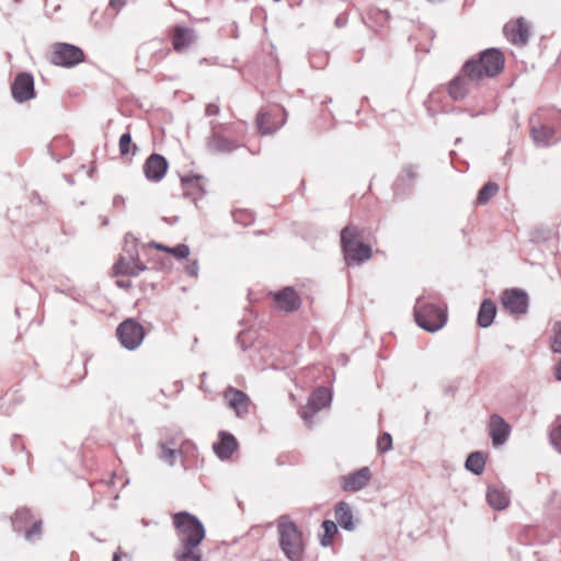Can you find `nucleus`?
I'll use <instances>...</instances> for the list:
<instances>
[{"instance_id": "58836bf2", "label": "nucleus", "mask_w": 561, "mask_h": 561, "mask_svg": "<svg viewBox=\"0 0 561 561\" xmlns=\"http://www.w3.org/2000/svg\"><path fill=\"white\" fill-rule=\"evenodd\" d=\"M233 219L236 222L248 226L253 221V215L252 213L245 210V209H238L233 211Z\"/></svg>"}, {"instance_id": "cd10ccee", "label": "nucleus", "mask_w": 561, "mask_h": 561, "mask_svg": "<svg viewBox=\"0 0 561 561\" xmlns=\"http://www.w3.org/2000/svg\"><path fill=\"white\" fill-rule=\"evenodd\" d=\"M118 149L122 157H134L138 151V147L133 141L131 135L129 133H125L121 136L118 141Z\"/></svg>"}, {"instance_id": "39448f33", "label": "nucleus", "mask_w": 561, "mask_h": 561, "mask_svg": "<svg viewBox=\"0 0 561 561\" xmlns=\"http://www.w3.org/2000/svg\"><path fill=\"white\" fill-rule=\"evenodd\" d=\"M416 323L426 331L435 332L442 329L447 320L446 310L435 304L420 302L414 310Z\"/></svg>"}, {"instance_id": "4be33fe9", "label": "nucleus", "mask_w": 561, "mask_h": 561, "mask_svg": "<svg viewBox=\"0 0 561 561\" xmlns=\"http://www.w3.org/2000/svg\"><path fill=\"white\" fill-rule=\"evenodd\" d=\"M511 425L500 415L493 414V447L504 445L511 435Z\"/></svg>"}, {"instance_id": "9d476101", "label": "nucleus", "mask_w": 561, "mask_h": 561, "mask_svg": "<svg viewBox=\"0 0 561 561\" xmlns=\"http://www.w3.org/2000/svg\"><path fill=\"white\" fill-rule=\"evenodd\" d=\"M116 335L124 347L135 350L144 340L145 330L135 320L127 319L118 325Z\"/></svg>"}, {"instance_id": "8fccbe9b", "label": "nucleus", "mask_w": 561, "mask_h": 561, "mask_svg": "<svg viewBox=\"0 0 561 561\" xmlns=\"http://www.w3.org/2000/svg\"><path fill=\"white\" fill-rule=\"evenodd\" d=\"M492 188H493V195H494L499 191V186L495 183H493Z\"/></svg>"}, {"instance_id": "7ed1b4c3", "label": "nucleus", "mask_w": 561, "mask_h": 561, "mask_svg": "<svg viewBox=\"0 0 561 561\" xmlns=\"http://www.w3.org/2000/svg\"><path fill=\"white\" fill-rule=\"evenodd\" d=\"M173 525L180 540V548L198 549L205 538L203 524L192 514L180 512L173 515Z\"/></svg>"}, {"instance_id": "7c9ffc66", "label": "nucleus", "mask_w": 561, "mask_h": 561, "mask_svg": "<svg viewBox=\"0 0 561 561\" xmlns=\"http://www.w3.org/2000/svg\"><path fill=\"white\" fill-rule=\"evenodd\" d=\"M477 322L481 328H488L491 325V299L485 298L480 307Z\"/></svg>"}, {"instance_id": "37998d69", "label": "nucleus", "mask_w": 561, "mask_h": 561, "mask_svg": "<svg viewBox=\"0 0 561 561\" xmlns=\"http://www.w3.org/2000/svg\"><path fill=\"white\" fill-rule=\"evenodd\" d=\"M205 113L207 116H216L219 114V106L217 104H208L205 108Z\"/></svg>"}, {"instance_id": "2f4dec72", "label": "nucleus", "mask_w": 561, "mask_h": 561, "mask_svg": "<svg viewBox=\"0 0 561 561\" xmlns=\"http://www.w3.org/2000/svg\"><path fill=\"white\" fill-rule=\"evenodd\" d=\"M323 535L320 539L321 545L328 547L332 545L333 538L337 533V526L333 520H324L322 523Z\"/></svg>"}, {"instance_id": "c03bdc74", "label": "nucleus", "mask_w": 561, "mask_h": 561, "mask_svg": "<svg viewBox=\"0 0 561 561\" xmlns=\"http://www.w3.org/2000/svg\"><path fill=\"white\" fill-rule=\"evenodd\" d=\"M554 377L557 380L561 381V358L559 359L554 367Z\"/></svg>"}, {"instance_id": "a19ab883", "label": "nucleus", "mask_w": 561, "mask_h": 561, "mask_svg": "<svg viewBox=\"0 0 561 561\" xmlns=\"http://www.w3.org/2000/svg\"><path fill=\"white\" fill-rule=\"evenodd\" d=\"M392 448V437L388 433H383L378 437L377 449L379 453H386Z\"/></svg>"}, {"instance_id": "c756f323", "label": "nucleus", "mask_w": 561, "mask_h": 561, "mask_svg": "<svg viewBox=\"0 0 561 561\" xmlns=\"http://www.w3.org/2000/svg\"><path fill=\"white\" fill-rule=\"evenodd\" d=\"M485 466V459L480 453H472L466 460V468L476 473L481 474Z\"/></svg>"}, {"instance_id": "09e8293b", "label": "nucleus", "mask_w": 561, "mask_h": 561, "mask_svg": "<svg viewBox=\"0 0 561 561\" xmlns=\"http://www.w3.org/2000/svg\"><path fill=\"white\" fill-rule=\"evenodd\" d=\"M485 497H486V501L489 503H491V489H488L486 493H485Z\"/></svg>"}, {"instance_id": "a211bd4d", "label": "nucleus", "mask_w": 561, "mask_h": 561, "mask_svg": "<svg viewBox=\"0 0 561 561\" xmlns=\"http://www.w3.org/2000/svg\"><path fill=\"white\" fill-rule=\"evenodd\" d=\"M168 167V161L163 156L152 153L145 161L142 170L147 180L159 182L164 178Z\"/></svg>"}, {"instance_id": "6ab92c4d", "label": "nucleus", "mask_w": 561, "mask_h": 561, "mask_svg": "<svg viewBox=\"0 0 561 561\" xmlns=\"http://www.w3.org/2000/svg\"><path fill=\"white\" fill-rule=\"evenodd\" d=\"M239 448L237 438L227 431L218 433V439L213 444L214 453L221 460H228Z\"/></svg>"}, {"instance_id": "e433bc0d", "label": "nucleus", "mask_w": 561, "mask_h": 561, "mask_svg": "<svg viewBox=\"0 0 561 561\" xmlns=\"http://www.w3.org/2000/svg\"><path fill=\"white\" fill-rule=\"evenodd\" d=\"M505 65V58L501 50L493 48V77L499 75Z\"/></svg>"}, {"instance_id": "b1692460", "label": "nucleus", "mask_w": 561, "mask_h": 561, "mask_svg": "<svg viewBox=\"0 0 561 561\" xmlns=\"http://www.w3.org/2000/svg\"><path fill=\"white\" fill-rule=\"evenodd\" d=\"M207 147L211 152L221 153L232 151L238 145L214 129L211 137L208 139Z\"/></svg>"}, {"instance_id": "49530a36", "label": "nucleus", "mask_w": 561, "mask_h": 561, "mask_svg": "<svg viewBox=\"0 0 561 561\" xmlns=\"http://www.w3.org/2000/svg\"><path fill=\"white\" fill-rule=\"evenodd\" d=\"M113 8H121L124 4V0H110Z\"/></svg>"}, {"instance_id": "f3484780", "label": "nucleus", "mask_w": 561, "mask_h": 561, "mask_svg": "<svg viewBox=\"0 0 561 561\" xmlns=\"http://www.w3.org/2000/svg\"><path fill=\"white\" fill-rule=\"evenodd\" d=\"M12 95L15 101L22 103L31 100L35 95L34 80L28 73H19L11 87Z\"/></svg>"}, {"instance_id": "dca6fc26", "label": "nucleus", "mask_w": 561, "mask_h": 561, "mask_svg": "<svg viewBox=\"0 0 561 561\" xmlns=\"http://www.w3.org/2000/svg\"><path fill=\"white\" fill-rule=\"evenodd\" d=\"M371 480V471L363 467L357 471L341 477L340 482L344 492L355 493L364 489Z\"/></svg>"}, {"instance_id": "c9c22d12", "label": "nucleus", "mask_w": 561, "mask_h": 561, "mask_svg": "<svg viewBox=\"0 0 561 561\" xmlns=\"http://www.w3.org/2000/svg\"><path fill=\"white\" fill-rule=\"evenodd\" d=\"M160 458L170 466L174 465L178 451L173 448H169L164 443L160 444Z\"/></svg>"}, {"instance_id": "aec40b11", "label": "nucleus", "mask_w": 561, "mask_h": 561, "mask_svg": "<svg viewBox=\"0 0 561 561\" xmlns=\"http://www.w3.org/2000/svg\"><path fill=\"white\" fill-rule=\"evenodd\" d=\"M183 195L194 203L206 193L205 179L202 175H186L181 178Z\"/></svg>"}, {"instance_id": "9b49d317", "label": "nucleus", "mask_w": 561, "mask_h": 561, "mask_svg": "<svg viewBox=\"0 0 561 561\" xmlns=\"http://www.w3.org/2000/svg\"><path fill=\"white\" fill-rule=\"evenodd\" d=\"M331 402V392L325 387L317 388L310 396L308 403L299 411L301 419L310 425L313 416Z\"/></svg>"}, {"instance_id": "473e14b6", "label": "nucleus", "mask_w": 561, "mask_h": 561, "mask_svg": "<svg viewBox=\"0 0 561 561\" xmlns=\"http://www.w3.org/2000/svg\"><path fill=\"white\" fill-rule=\"evenodd\" d=\"M203 554L199 549L179 548L175 553L176 561H202Z\"/></svg>"}, {"instance_id": "a18cd8bd", "label": "nucleus", "mask_w": 561, "mask_h": 561, "mask_svg": "<svg viewBox=\"0 0 561 561\" xmlns=\"http://www.w3.org/2000/svg\"><path fill=\"white\" fill-rule=\"evenodd\" d=\"M123 557H125V554L122 552L121 549H118L113 554V561H121Z\"/></svg>"}, {"instance_id": "72a5a7b5", "label": "nucleus", "mask_w": 561, "mask_h": 561, "mask_svg": "<svg viewBox=\"0 0 561 561\" xmlns=\"http://www.w3.org/2000/svg\"><path fill=\"white\" fill-rule=\"evenodd\" d=\"M553 334L550 340L551 351L561 354V322L558 321L553 324Z\"/></svg>"}, {"instance_id": "4468645a", "label": "nucleus", "mask_w": 561, "mask_h": 561, "mask_svg": "<svg viewBox=\"0 0 561 561\" xmlns=\"http://www.w3.org/2000/svg\"><path fill=\"white\" fill-rule=\"evenodd\" d=\"M268 297L273 300L274 307L283 312H295L301 306V298L293 287H284L272 291Z\"/></svg>"}, {"instance_id": "393cba45", "label": "nucleus", "mask_w": 561, "mask_h": 561, "mask_svg": "<svg viewBox=\"0 0 561 561\" xmlns=\"http://www.w3.org/2000/svg\"><path fill=\"white\" fill-rule=\"evenodd\" d=\"M470 80L462 72L454 78L448 84V94L451 99L458 101L463 99L469 92Z\"/></svg>"}, {"instance_id": "a878e982", "label": "nucleus", "mask_w": 561, "mask_h": 561, "mask_svg": "<svg viewBox=\"0 0 561 561\" xmlns=\"http://www.w3.org/2000/svg\"><path fill=\"white\" fill-rule=\"evenodd\" d=\"M34 520L31 510L21 507L16 510L12 518L13 528L15 531H24Z\"/></svg>"}, {"instance_id": "bb28decb", "label": "nucleus", "mask_w": 561, "mask_h": 561, "mask_svg": "<svg viewBox=\"0 0 561 561\" xmlns=\"http://www.w3.org/2000/svg\"><path fill=\"white\" fill-rule=\"evenodd\" d=\"M148 247L159 250V251L170 253L173 256H175L176 259H186L190 255V248L185 244H179L174 248H169L167 245H163V244H160L157 242H150L148 244Z\"/></svg>"}, {"instance_id": "79ce46f5", "label": "nucleus", "mask_w": 561, "mask_h": 561, "mask_svg": "<svg viewBox=\"0 0 561 561\" xmlns=\"http://www.w3.org/2000/svg\"><path fill=\"white\" fill-rule=\"evenodd\" d=\"M550 440L557 449H561V423L551 430Z\"/></svg>"}, {"instance_id": "423d86ee", "label": "nucleus", "mask_w": 561, "mask_h": 561, "mask_svg": "<svg viewBox=\"0 0 561 561\" xmlns=\"http://www.w3.org/2000/svg\"><path fill=\"white\" fill-rule=\"evenodd\" d=\"M287 121L285 108L278 104L268 105L259 111L255 125L262 136L272 135L284 126Z\"/></svg>"}, {"instance_id": "5701e85b", "label": "nucleus", "mask_w": 561, "mask_h": 561, "mask_svg": "<svg viewBox=\"0 0 561 561\" xmlns=\"http://www.w3.org/2000/svg\"><path fill=\"white\" fill-rule=\"evenodd\" d=\"M334 516L342 528L346 530L354 529L353 512L348 503L344 501L336 503L334 506Z\"/></svg>"}, {"instance_id": "ddd939ff", "label": "nucleus", "mask_w": 561, "mask_h": 561, "mask_svg": "<svg viewBox=\"0 0 561 561\" xmlns=\"http://www.w3.org/2000/svg\"><path fill=\"white\" fill-rule=\"evenodd\" d=\"M503 33L511 44L523 47L529 41L530 24L524 18H517L504 25Z\"/></svg>"}, {"instance_id": "20e7f679", "label": "nucleus", "mask_w": 561, "mask_h": 561, "mask_svg": "<svg viewBox=\"0 0 561 561\" xmlns=\"http://www.w3.org/2000/svg\"><path fill=\"white\" fill-rule=\"evenodd\" d=\"M341 248L346 262L362 264L373 255L370 245L362 241L360 231L354 226H346L342 229Z\"/></svg>"}, {"instance_id": "4c0bfd02", "label": "nucleus", "mask_w": 561, "mask_h": 561, "mask_svg": "<svg viewBox=\"0 0 561 561\" xmlns=\"http://www.w3.org/2000/svg\"><path fill=\"white\" fill-rule=\"evenodd\" d=\"M368 14H369V19L376 21L380 25L388 23L390 20V14L386 10L371 9V10H369Z\"/></svg>"}, {"instance_id": "ea45409f", "label": "nucleus", "mask_w": 561, "mask_h": 561, "mask_svg": "<svg viewBox=\"0 0 561 561\" xmlns=\"http://www.w3.org/2000/svg\"><path fill=\"white\" fill-rule=\"evenodd\" d=\"M25 538L27 540H33L42 534V520L34 519L30 525V528L24 529Z\"/></svg>"}, {"instance_id": "de8ad7c7", "label": "nucleus", "mask_w": 561, "mask_h": 561, "mask_svg": "<svg viewBox=\"0 0 561 561\" xmlns=\"http://www.w3.org/2000/svg\"><path fill=\"white\" fill-rule=\"evenodd\" d=\"M187 272H188L190 275L196 276V266L194 265L192 267H188Z\"/></svg>"}, {"instance_id": "f03ea898", "label": "nucleus", "mask_w": 561, "mask_h": 561, "mask_svg": "<svg viewBox=\"0 0 561 561\" xmlns=\"http://www.w3.org/2000/svg\"><path fill=\"white\" fill-rule=\"evenodd\" d=\"M279 546L290 561H301L305 551L304 535L299 527L287 516L277 523Z\"/></svg>"}, {"instance_id": "1a4fd4ad", "label": "nucleus", "mask_w": 561, "mask_h": 561, "mask_svg": "<svg viewBox=\"0 0 561 561\" xmlns=\"http://www.w3.org/2000/svg\"><path fill=\"white\" fill-rule=\"evenodd\" d=\"M546 115L547 111L541 110L529 118L531 137L539 146H549L557 140L554 137V129L546 123Z\"/></svg>"}, {"instance_id": "412c9836", "label": "nucleus", "mask_w": 561, "mask_h": 561, "mask_svg": "<svg viewBox=\"0 0 561 561\" xmlns=\"http://www.w3.org/2000/svg\"><path fill=\"white\" fill-rule=\"evenodd\" d=\"M170 37L173 49L181 53L194 42V32L191 28L175 25L170 30Z\"/></svg>"}, {"instance_id": "3c124183", "label": "nucleus", "mask_w": 561, "mask_h": 561, "mask_svg": "<svg viewBox=\"0 0 561 561\" xmlns=\"http://www.w3.org/2000/svg\"><path fill=\"white\" fill-rule=\"evenodd\" d=\"M492 314H493V319H494V318H495V316H496V308H495V306H494V305H493V311H492Z\"/></svg>"}, {"instance_id": "c85d7f7f", "label": "nucleus", "mask_w": 561, "mask_h": 561, "mask_svg": "<svg viewBox=\"0 0 561 561\" xmlns=\"http://www.w3.org/2000/svg\"><path fill=\"white\" fill-rule=\"evenodd\" d=\"M511 503L510 491L504 488H493V510H505Z\"/></svg>"}, {"instance_id": "f8f14e48", "label": "nucleus", "mask_w": 561, "mask_h": 561, "mask_svg": "<svg viewBox=\"0 0 561 561\" xmlns=\"http://www.w3.org/2000/svg\"><path fill=\"white\" fill-rule=\"evenodd\" d=\"M491 69V49L483 50L478 59L468 60L461 72L467 76L470 82H479L484 77L490 76Z\"/></svg>"}, {"instance_id": "0eeeda50", "label": "nucleus", "mask_w": 561, "mask_h": 561, "mask_svg": "<svg viewBox=\"0 0 561 561\" xmlns=\"http://www.w3.org/2000/svg\"><path fill=\"white\" fill-rule=\"evenodd\" d=\"M503 309L515 319L526 316L529 308V296L520 288H508L501 294Z\"/></svg>"}, {"instance_id": "f704fd0d", "label": "nucleus", "mask_w": 561, "mask_h": 561, "mask_svg": "<svg viewBox=\"0 0 561 561\" xmlns=\"http://www.w3.org/2000/svg\"><path fill=\"white\" fill-rule=\"evenodd\" d=\"M491 199V182H486L482 188L479 191L476 201L473 202L474 206L486 205Z\"/></svg>"}, {"instance_id": "2eb2a0df", "label": "nucleus", "mask_w": 561, "mask_h": 561, "mask_svg": "<svg viewBox=\"0 0 561 561\" xmlns=\"http://www.w3.org/2000/svg\"><path fill=\"white\" fill-rule=\"evenodd\" d=\"M224 399L238 417H243L249 413L251 399L243 391L228 387L224 392Z\"/></svg>"}, {"instance_id": "6e6552de", "label": "nucleus", "mask_w": 561, "mask_h": 561, "mask_svg": "<svg viewBox=\"0 0 561 561\" xmlns=\"http://www.w3.org/2000/svg\"><path fill=\"white\" fill-rule=\"evenodd\" d=\"M49 58L56 66L72 67L83 61L84 54L75 45L57 43L53 45Z\"/></svg>"}, {"instance_id": "f257e3e1", "label": "nucleus", "mask_w": 561, "mask_h": 561, "mask_svg": "<svg viewBox=\"0 0 561 561\" xmlns=\"http://www.w3.org/2000/svg\"><path fill=\"white\" fill-rule=\"evenodd\" d=\"M147 266L140 261L137 241H126L124 253L112 266V276L116 277V285L123 289H129L131 282L127 278L136 277L146 271Z\"/></svg>"}]
</instances>
